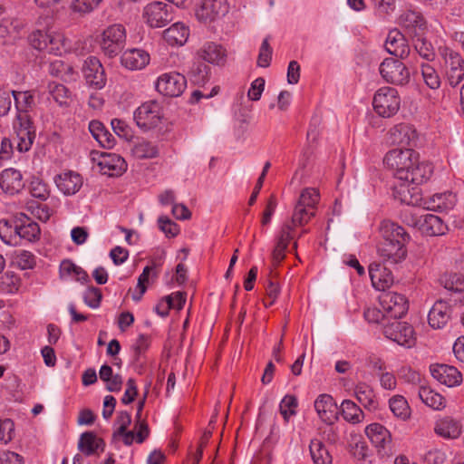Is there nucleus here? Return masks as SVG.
<instances>
[{
    "mask_svg": "<svg viewBox=\"0 0 464 464\" xmlns=\"http://www.w3.org/2000/svg\"><path fill=\"white\" fill-rule=\"evenodd\" d=\"M379 231L382 237L378 246L380 256L392 264L403 260L407 255L406 244L410 241V235L404 227L390 220H383Z\"/></svg>",
    "mask_w": 464,
    "mask_h": 464,
    "instance_id": "1",
    "label": "nucleus"
},
{
    "mask_svg": "<svg viewBox=\"0 0 464 464\" xmlns=\"http://www.w3.org/2000/svg\"><path fill=\"white\" fill-rule=\"evenodd\" d=\"M40 235L39 225L24 213L15 215L10 220H0V237L7 245H17V237L35 242L39 240Z\"/></svg>",
    "mask_w": 464,
    "mask_h": 464,
    "instance_id": "2",
    "label": "nucleus"
},
{
    "mask_svg": "<svg viewBox=\"0 0 464 464\" xmlns=\"http://www.w3.org/2000/svg\"><path fill=\"white\" fill-rule=\"evenodd\" d=\"M418 154L411 149H394L390 150L385 158V165L394 170V176L398 179H408V170L417 160Z\"/></svg>",
    "mask_w": 464,
    "mask_h": 464,
    "instance_id": "3",
    "label": "nucleus"
},
{
    "mask_svg": "<svg viewBox=\"0 0 464 464\" xmlns=\"http://www.w3.org/2000/svg\"><path fill=\"white\" fill-rule=\"evenodd\" d=\"M374 111L383 118L395 115L401 106L398 91L392 87H382L377 91L373 97Z\"/></svg>",
    "mask_w": 464,
    "mask_h": 464,
    "instance_id": "4",
    "label": "nucleus"
},
{
    "mask_svg": "<svg viewBox=\"0 0 464 464\" xmlns=\"http://www.w3.org/2000/svg\"><path fill=\"white\" fill-rule=\"evenodd\" d=\"M125 42V28L121 24H112L103 31L101 48L105 55L115 57L124 48Z\"/></svg>",
    "mask_w": 464,
    "mask_h": 464,
    "instance_id": "5",
    "label": "nucleus"
},
{
    "mask_svg": "<svg viewBox=\"0 0 464 464\" xmlns=\"http://www.w3.org/2000/svg\"><path fill=\"white\" fill-rule=\"evenodd\" d=\"M172 5L156 1L145 6L143 17L150 27L160 28L167 25L174 18Z\"/></svg>",
    "mask_w": 464,
    "mask_h": 464,
    "instance_id": "6",
    "label": "nucleus"
},
{
    "mask_svg": "<svg viewBox=\"0 0 464 464\" xmlns=\"http://www.w3.org/2000/svg\"><path fill=\"white\" fill-rule=\"evenodd\" d=\"M411 220L406 218L409 225L417 227L421 234L428 237H436L445 234L447 226L443 220L433 214L417 215L411 214Z\"/></svg>",
    "mask_w": 464,
    "mask_h": 464,
    "instance_id": "7",
    "label": "nucleus"
},
{
    "mask_svg": "<svg viewBox=\"0 0 464 464\" xmlns=\"http://www.w3.org/2000/svg\"><path fill=\"white\" fill-rule=\"evenodd\" d=\"M161 107L155 101L142 103L134 111V120L137 125L143 130L156 128L161 122Z\"/></svg>",
    "mask_w": 464,
    "mask_h": 464,
    "instance_id": "8",
    "label": "nucleus"
},
{
    "mask_svg": "<svg viewBox=\"0 0 464 464\" xmlns=\"http://www.w3.org/2000/svg\"><path fill=\"white\" fill-rule=\"evenodd\" d=\"M16 135V149L20 152L28 151L34 140L35 131L27 113H18L14 123Z\"/></svg>",
    "mask_w": 464,
    "mask_h": 464,
    "instance_id": "9",
    "label": "nucleus"
},
{
    "mask_svg": "<svg viewBox=\"0 0 464 464\" xmlns=\"http://www.w3.org/2000/svg\"><path fill=\"white\" fill-rule=\"evenodd\" d=\"M92 160L96 162L100 171L108 176H119L126 170L127 165L123 158L115 153L91 152Z\"/></svg>",
    "mask_w": 464,
    "mask_h": 464,
    "instance_id": "10",
    "label": "nucleus"
},
{
    "mask_svg": "<svg viewBox=\"0 0 464 464\" xmlns=\"http://www.w3.org/2000/svg\"><path fill=\"white\" fill-rule=\"evenodd\" d=\"M380 74L390 83L403 85L410 80V72L406 65L399 60L386 58L381 63Z\"/></svg>",
    "mask_w": 464,
    "mask_h": 464,
    "instance_id": "11",
    "label": "nucleus"
},
{
    "mask_svg": "<svg viewBox=\"0 0 464 464\" xmlns=\"http://www.w3.org/2000/svg\"><path fill=\"white\" fill-rule=\"evenodd\" d=\"M186 87V77L176 72L161 74L156 82V90L168 97H179L183 93Z\"/></svg>",
    "mask_w": 464,
    "mask_h": 464,
    "instance_id": "12",
    "label": "nucleus"
},
{
    "mask_svg": "<svg viewBox=\"0 0 464 464\" xmlns=\"http://www.w3.org/2000/svg\"><path fill=\"white\" fill-rule=\"evenodd\" d=\"M442 55L446 78L455 87L464 79V59L459 53L448 48L443 51Z\"/></svg>",
    "mask_w": 464,
    "mask_h": 464,
    "instance_id": "13",
    "label": "nucleus"
},
{
    "mask_svg": "<svg viewBox=\"0 0 464 464\" xmlns=\"http://www.w3.org/2000/svg\"><path fill=\"white\" fill-rule=\"evenodd\" d=\"M384 335L405 347H411L415 343L414 330L411 325L395 319L392 323L384 324Z\"/></svg>",
    "mask_w": 464,
    "mask_h": 464,
    "instance_id": "14",
    "label": "nucleus"
},
{
    "mask_svg": "<svg viewBox=\"0 0 464 464\" xmlns=\"http://www.w3.org/2000/svg\"><path fill=\"white\" fill-rule=\"evenodd\" d=\"M380 304L387 316L399 319L406 314L409 309L407 298L396 292H384L380 296Z\"/></svg>",
    "mask_w": 464,
    "mask_h": 464,
    "instance_id": "15",
    "label": "nucleus"
},
{
    "mask_svg": "<svg viewBox=\"0 0 464 464\" xmlns=\"http://www.w3.org/2000/svg\"><path fill=\"white\" fill-rule=\"evenodd\" d=\"M82 74L86 83L95 89L101 90L106 84L104 69L98 58L89 56L83 63Z\"/></svg>",
    "mask_w": 464,
    "mask_h": 464,
    "instance_id": "16",
    "label": "nucleus"
},
{
    "mask_svg": "<svg viewBox=\"0 0 464 464\" xmlns=\"http://www.w3.org/2000/svg\"><path fill=\"white\" fill-rule=\"evenodd\" d=\"M0 188L7 195L20 193L24 188L22 173L13 168L4 169L0 173Z\"/></svg>",
    "mask_w": 464,
    "mask_h": 464,
    "instance_id": "17",
    "label": "nucleus"
},
{
    "mask_svg": "<svg viewBox=\"0 0 464 464\" xmlns=\"http://www.w3.org/2000/svg\"><path fill=\"white\" fill-rule=\"evenodd\" d=\"M384 46L390 54L400 59L408 57L411 51L405 36L397 29L389 32Z\"/></svg>",
    "mask_w": 464,
    "mask_h": 464,
    "instance_id": "18",
    "label": "nucleus"
},
{
    "mask_svg": "<svg viewBox=\"0 0 464 464\" xmlns=\"http://www.w3.org/2000/svg\"><path fill=\"white\" fill-rule=\"evenodd\" d=\"M430 372L434 379L448 387L460 384L462 375L454 366L447 364H434L430 366Z\"/></svg>",
    "mask_w": 464,
    "mask_h": 464,
    "instance_id": "19",
    "label": "nucleus"
},
{
    "mask_svg": "<svg viewBox=\"0 0 464 464\" xmlns=\"http://www.w3.org/2000/svg\"><path fill=\"white\" fill-rule=\"evenodd\" d=\"M227 12L226 0H204L196 15L198 20L210 22Z\"/></svg>",
    "mask_w": 464,
    "mask_h": 464,
    "instance_id": "20",
    "label": "nucleus"
},
{
    "mask_svg": "<svg viewBox=\"0 0 464 464\" xmlns=\"http://www.w3.org/2000/svg\"><path fill=\"white\" fill-rule=\"evenodd\" d=\"M293 227L289 222H285L276 237V244L272 252V261L274 266H278L285 257V250L291 239H293Z\"/></svg>",
    "mask_w": 464,
    "mask_h": 464,
    "instance_id": "21",
    "label": "nucleus"
},
{
    "mask_svg": "<svg viewBox=\"0 0 464 464\" xmlns=\"http://www.w3.org/2000/svg\"><path fill=\"white\" fill-rule=\"evenodd\" d=\"M314 409L319 418L327 424H332L337 419L338 407L333 397L321 394L314 401Z\"/></svg>",
    "mask_w": 464,
    "mask_h": 464,
    "instance_id": "22",
    "label": "nucleus"
},
{
    "mask_svg": "<svg viewBox=\"0 0 464 464\" xmlns=\"http://www.w3.org/2000/svg\"><path fill=\"white\" fill-rule=\"evenodd\" d=\"M369 276L372 286L379 291H385L393 282L392 272L379 263H372L369 266Z\"/></svg>",
    "mask_w": 464,
    "mask_h": 464,
    "instance_id": "23",
    "label": "nucleus"
},
{
    "mask_svg": "<svg viewBox=\"0 0 464 464\" xmlns=\"http://www.w3.org/2000/svg\"><path fill=\"white\" fill-rule=\"evenodd\" d=\"M365 433L379 452L385 450L392 442L390 431L380 423H372L367 426Z\"/></svg>",
    "mask_w": 464,
    "mask_h": 464,
    "instance_id": "24",
    "label": "nucleus"
},
{
    "mask_svg": "<svg viewBox=\"0 0 464 464\" xmlns=\"http://www.w3.org/2000/svg\"><path fill=\"white\" fill-rule=\"evenodd\" d=\"M198 55L209 63L221 65L226 62L227 52L222 45L208 42L198 51Z\"/></svg>",
    "mask_w": 464,
    "mask_h": 464,
    "instance_id": "25",
    "label": "nucleus"
},
{
    "mask_svg": "<svg viewBox=\"0 0 464 464\" xmlns=\"http://www.w3.org/2000/svg\"><path fill=\"white\" fill-rule=\"evenodd\" d=\"M416 140V132L407 124L395 125L389 131V140L393 145L410 146Z\"/></svg>",
    "mask_w": 464,
    "mask_h": 464,
    "instance_id": "26",
    "label": "nucleus"
},
{
    "mask_svg": "<svg viewBox=\"0 0 464 464\" xmlns=\"http://www.w3.org/2000/svg\"><path fill=\"white\" fill-rule=\"evenodd\" d=\"M432 172L433 168L431 164L426 162L420 163L418 156L417 160L413 161V166L408 170V179H401V180L408 184L420 185L427 181Z\"/></svg>",
    "mask_w": 464,
    "mask_h": 464,
    "instance_id": "27",
    "label": "nucleus"
},
{
    "mask_svg": "<svg viewBox=\"0 0 464 464\" xmlns=\"http://www.w3.org/2000/svg\"><path fill=\"white\" fill-rule=\"evenodd\" d=\"M450 308L448 304L442 300L437 301L428 314L430 325L434 329L442 328L450 317Z\"/></svg>",
    "mask_w": 464,
    "mask_h": 464,
    "instance_id": "28",
    "label": "nucleus"
},
{
    "mask_svg": "<svg viewBox=\"0 0 464 464\" xmlns=\"http://www.w3.org/2000/svg\"><path fill=\"white\" fill-rule=\"evenodd\" d=\"M150 61V55L140 49H130L125 51L121 57V64L130 70H140L144 68Z\"/></svg>",
    "mask_w": 464,
    "mask_h": 464,
    "instance_id": "29",
    "label": "nucleus"
},
{
    "mask_svg": "<svg viewBox=\"0 0 464 464\" xmlns=\"http://www.w3.org/2000/svg\"><path fill=\"white\" fill-rule=\"evenodd\" d=\"M354 394L358 401L367 410L373 411L378 409V401L373 389L366 382H359L354 387Z\"/></svg>",
    "mask_w": 464,
    "mask_h": 464,
    "instance_id": "30",
    "label": "nucleus"
},
{
    "mask_svg": "<svg viewBox=\"0 0 464 464\" xmlns=\"http://www.w3.org/2000/svg\"><path fill=\"white\" fill-rule=\"evenodd\" d=\"M57 187L65 195H73L82 185V179L78 173L72 171L63 173L56 180Z\"/></svg>",
    "mask_w": 464,
    "mask_h": 464,
    "instance_id": "31",
    "label": "nucleus"
},
{
    "mask_svg": "<svg viewBox=\"0 0 464 464\" xmlns=\"http://www.w3.org/2000/svg\"><path fill=\"white\" fill-rule=\"evenodd\" d=\"M188 35V28L181 23H175L163 32L164 40L170 45H183Z\"/></svg>",
    "mask_w": 464,
    "mask_h": 464,
    "instance_id": "32",
    "label": "nucleus"
},
{
    "mask_svg": "<svg viewBox=\"0 0 464 464\" xmlns=\"http://www.w3.org/2000/svg\"><path fill=\"white\" fill-rule=\"evenodd\" d=\"M401 24L413 36L423 34L426 29V22L419 13L413 11L406 12L401 15Z\"/></svg>",
    "mask_w": 464,
    "mask_h": 464,
    "instance_id": "33",
    "label": "nucleus"
},
{
    "mask_svg": "<svg viewBox=\"0 0 464 464\" xmlns=\"http://www.w3.org/2000/svg\"><path fill=\"white\" fill-rule=\"evenodd\" d=\"M89 130L99 144L106 149H111L115 144L114 136L99 121H92L89 124Z\"/></svg>",
    "mask_w": 464,
    "mask_h": 464,
    "instance_id": "34",
    "label": "nucleus"
},
{
    "mask_svg": "<svg viewBox=\"0 0 464 464\" xmlns=\"http://www.w3.org/2000/svg\"><path fill=\"white\" fill-rule=\"evenodd\" d=\"M456 203L455 196L451 192L437 193L426 200L428 208L431 210L446 211L453 208Z\"/></svg>",
    "mask_w": 464,
    "mask_h": 464,
    "instance_id": "35",
    "label": "nucleus"
},
{
    "mask_svg": "<svg viewBox=\"0 0 464 464\" xmlns=\"http://www.w3.org/2000/svg\"><path fill=\"white\" fill-rule=\"evenodd\" d=\"M440 284L447 290L460 294L459 299L454 300L460 304H464V276L458 274H445L440 278Z\"/></svg>",
    "mask_w": 464,
    "mask_h": 464,
    "instance_id": "36",
    "label": "nucleus"
},
{
    "mask_svg": "<svg viewBox=\"0 0 464 464\" xmlns=\"http://www.w3.org/2000/svg\"><path fill=\"white\" fill-rule=\"evenodd\" d=\"M104 441L96 437L92 431L83 432L78 442V449L86 456H91L95 453L98 449H104Z\"/></svg>",
    "mask_w": 464,
    "mask_h": 464,
    "instance_id": "37",
    "label": "nucleus"
},
{
    "mask_svg": "<svg viewBox=\"0 0 464 464\" xmlns=\"http://www.w3.org/2000/svg\"><path fill=\"white\" fill-rule=\"evenodd\" d=\"M435 432L446 439H457L461 434V428L453 419L444 418L436 423Z\"/></svg>",
    "mask_w": 464,
    "mask_h": 464,
    "instance_id": "38",
    "label": "nucleus"
},
{
    "mask_svg": "<svg viewBox=\"0 0 464 464\" xmlns=\"http://www.w3.org/2000/svg\"><path fill=\"white\" fill-rule=\"evenodd\" d=\"M29 41L31 45L37 50H44L47 48L48 44L54 45L52 49H58L57 44L62 41V36L51 35L38 30L31 34Z\"/></svg>",
    "mask_w": 464,
    "mask_h": 464,
    "instance_id": "39",
    "label": "nucleus"
},
{
    "mask_svg": "<svg viewBox=\"0 0 464 464\" xmlns=\"http://www.w3.org/2000/svg\"><path fill=\"white\" fill-rule=\"evenodd\" d=\"M309 449L314 464H330L332 462V457L321 440H312Z\"/></svg>",
    "mask_w": 464,
    "mask_h": 464,
    "instance_id": "40",
    "label": "nucleus"
},
{
    "mask_svg": "<svg viewBox=\"0 0 464 464\" xmlns=\"http://www.w3.org/2000/svg\"><path fill=\"white\" fill-rule=\"evenodd\" d=\"M419 396L427 406L434 410H440L445 407L444 397L428 387H420Z\"/></svg>",
    "mask_w": 464,
    "mask_h": 464,
    "instance_id": "41",
    "label": "nucleus"
},
{
    "mask_svg": "<svg viewBox=\"0 0 464 464\" xmlns=\"http://www.w3.org/2000/svg\"><path fill=\"white\" fill-rule=\"evenodd\" d=\"M48 92L60 106H68L71 100L70 90L62 83L50 82L48 84Z\"/></svg>",
    "mask_w": 464,
    "mask_h": 464,
    "instance_id": "42",
    "label": "nucleus"
},
{
    "mask_svg": "<svg viewBox=\"0 0 464 464\" xmlns=\"http://www.w3.org/2000/svg\"><path fill=\"white\" fill-rule=\"evenodd\" d=\"M314 215L315 211H314V208H305L301 205L295 204L291 219L286 222L290 223L294 230L295 227H303L307 224Z\"/></svg>",
    "mask_w": 464,
    "mask_h": 464,
    "instance_id": "43",
    "label": "nucleus"
},
{
    "mask_svg": "<svg viewBox=\"0 0 464 464\" xmlns=\"http://www.w3.org/2000/svg\"><path fill=\"white\" fill-rule=\"evenodd\" d=\"M341 411L343 419L352 423H359L364 417L363 411L350 400L342 402Z\"/></svg>",
    "mask_w": 464,
    "mask_h": 464,
    "instance_id": "44",
    "label": "nucleus"
},
{
    "mask_svg": "<svg viewBox=\"0 0 464 464\" xmlns=\"http://www.w3.org/2000/svg\"><path fill=\"white\" fill-rule=\"evenodd\" d=\"M131 152L138 159H153L158 157L159 149L150 141L142 140L133 146Z\"/></svg>",
    "mask_w": 464,
    "mask_h": 464,
    "instance_id": "45",
    "label": "nucleus"
},
{
    "mask_svg": "<svg viewBox=\"0 0 464 464\" xmlns=\"http://www.w3.org/2000/svg\"><path fill=\"white\" fill-rule=\"evenodd\" d=\"M389 405L392 412L397 418L403 420H407L411 416V410L407 401L401 395L393 396L389 401Z\"/></svg>",
    "mask_w": 464,
    "mask_h": 464,
    "instance_id": "46",
    "label": "nucleus"
},
{
    "mask_svg": "<svg viewBox=\"0 0 464 464\" xmlns=\"http://www.w3.org/2000/svg\"><path fill=\"white\" fill-rule=\"evenodd\" d=\"M209 66L205 63H194L189 72L190 80L194 84L204 85L209 79Z\"/></svg>",
    "mask_w": 464,
    "mask_h": 464,
    "instance_id": "47",
    "label": "nucleus"
},
{
    "mask_svg": "<svg viewBox=\"0 0 464 464\" xmlns=\"http://www.w3.org/2000/svg\"><path fill=\"white\" fill-rule=\"evenodd\" d=\"M319 198V192L315 188H307L301 192L296 204L301 205L305 208H314V211H315Z\"/></svg>",
    "mask_w": 464,
    "mask_h": 464,
    "instance_id": "48",
    "label": "nucleus"
},
{
    "mask_svg": "<svg viewBox=\"0 0 464 464\" xmlns=\"http://www.w3.org/2000/svg\"><path fill=\"white\" fill-rule=\"evenodd\" d=\"M421 74L427 86L433 90L440 88L441 81L437 71L432 66L428 63H422Z\"/></svg>",
    "mask_w": 464,
    "mask_h": 464,
    "instance_id": "49",
    "label": "nucleus"
},
{
    "mask_svg": "<svg viewBox=\"0 0 464 464\" xmlns=\"http://www.w3.org/2000/svg\"><path fill=\"white\" fill-rule=\"evenodd\" d=\"M11 93L14 99L15 106L19 113H26L27 110L31 108L34 103V96L29 92L12 91Z\"/></svg>",
    "mask_w": 464,
    "mask_h": 464,
    "instance_id": "50",
    "label": "nucleus"
},
{
    "mask_svg": "<svg viewBox=\"0 0 464 464\" xmlns=\"http://www.w3.org/2000/svg\"><path fill=\"white\" fill-rule=\"evenodd\" d=\"M414 37L416 38L414 40V48L416 52L420 54V56L427 61L433 60L435 53L431 44L427 42L422 37V34Z\"/></svg>",
    "mask_w": 464,
    "mask_h": 464,
    "instance_id": "51",
    "label": "nucleus"
},
{
    "mask_svg": "<svg viewBox=\"0 0 464 464\" xmlns=\"http://www.w3.org/2000/svg\"><path fill=\"white\" fill-rule=\"evenodd\" d=\"M29 191L34 198L41 200L47 199L50 194L47 185L42 179L35 177L30 182Z\"/></svg>",
    "mask_w": 464,
    "mask_h": 464,
    "instance_id": "52",
    "label": "nucleus"
},
{
    "mask_svg": "<svg viewBox=\"0 0 464 464\" xmlns=\"http://www.w3.org/2000/svg\"><path fill=\"white\" fill-rule=\"evenodd\" d=\"M14 263L22 270H26L34 268L36 261L35 256L31 252L21 250L15 253Z\"/></svg>",
    "mask_w": 464,
    "mask_h": 464,
    "instance_id": "53",
    "label": "nucleus"
},
{
    "mask_svg": "<svg viewBox=\"0 0 464 464\" xmlns=\"http://www.w3.org/2000/svg\"><path fill=\"white\" fill-rule=\"evenodd\" d=\"M297 407V400L294 395H286L282 400L279 410L285 421L289 420L292 415L295 414V408Z\"/></svg>",
    "mask_w": 464,
    "mask_h": 464,
    "instance_id": "54",
    "label": "nucleus"
},
{
    "mask_svg": "<svg viewBox=\"0 0 464 464\" xmlns=\"http://www.w3.org/2000/svg\"><path fill=\"white\" fill-rule=\"evenodd\" d=\"M155 267H156L155 265H153L152 266H145L142 273L140 275V276L138 278V284H137V288L139 289V293L134 294L132 295V299L134 301H140L141 299L142 295H144V293L146 292L147 284L149 283L150 274Z\"/></svg>",
    "mask_w": 464,
    "mask_h": 464,
    "instance_id": "55",
    "label": "nucleus"
},
{
    "mask_svg": "<svg viewBox=\"0 0 464 464\" xmlns=\"http://www.w3.org/2000/svg\"><path fill=\"white\" fill-rule=\"evenodd\" d=\"M101 2L102 0H74L70 7L75 13L87 14L97 7Z\"/></svg>",
    "mask_w": 464,
    "mask_h": 464,
    "instance_id": "56",
    "label": "nucleus"
},
{
    "mask_svg": "<svg viewBox=\"0 0 464 464\" xmlns=\"http://www.w3.org/2000/svg\"><path fill=\"white\" fill-rule=\"evenodd\" d=\"M160 229L168 237H174L179 232V226L171 221L168 217L161 216L158 219Z\"/></svg>",
    "mask_w": 464,
    "mask_h": 464,
    "instance_id": "57",
    "label": "nucleus"
},
{
    "mask_svg": "<svg viewBox=\"0 0 464 464\" xmlns=\"http://www.w3.org/2000/svg\"><path fill=\"white\" fill-rule=\"evenodd\" d=\"M102 297L101 290L94 286L88 287L83 295L84 303L91 308L99 307Z\"/></svg>",
    "mask_w": 464,
    "mask_h": 464,
    "instance_id": "58",
    "label": "nucleus"
},
{
    "mask_svg": "<svg viewBox=\"0 0 464 464\" xmlns=\"http://www.w3.org/2000/svg\"><path fill=\"white\" fill-rule=\"evenodd\" d=\"M272 59V48L269 45L268 40L266 38L260 47L257 58V65L259 67L266 68L270 65Z\"/></svg>",
    "mask_w": 464,
    "mask_h": 464,
    "instance_id": "59",
    "label": "nucleus"
},
{
    "mask_svg": "<svg viewBox=\"0 0 464 464\" xmlns=\"http://www.w3.org/2000/svg\"><path fill=\"white\" fill-rule=\"evenodd\" d=\"M14 424L10 419L0 420V441L7 444L13 439Z\"/></svg>",
    "mask_w": 464,
    "mask_h": 464,
    "instance_id": "60",
    "label": "nucleus"
},
{
    "mask_svg": "<svg viewBox=\"0 0 464 464\" xmlns=\"http://www.w3.org/2000/svg\"><path fill=\"white\" fill-rule=\"evenodd\" d=\"M265 88V79L259 77L256 79L247 92V96L251 101H258L261 98Z\"/></svg>",
    "mask_w": 464,
    "mask_h": 464,
    "instance_id": "61",
    "label": "nucleus"
},
{
    "mask_svg": "<svg viewBox=\"0 0 464 464\" xmlns=\"http://www.w3.org/2000/svg\"><path fill=\"white\" fill-rule=\"evenodd\" d=\"M137 394H138V390H137V386H136V382L134 381V379L130 378L127 381V389L121 398V402L123 404L131 403L135 400Z\"/></svg>",
    "mask_w": 464,
    "mask_h": 464,
    "instance_id": "62",
    "label": "nucleus"
},
{
    "mask_svg": "<svg viewBox=\"0 0 464 464\" xmlns=\"http://www.w3.org/2000/svg\"><path fill=\"white\" fill-rule=\"evenodd\" d=\"M173 307L172 295L165 296L155 307V312L161 317H166Z\"/></svg>",
    "mask_w": 464,
    "mask_h": 464,
    "instance_id": "63",
    "label": "nucleus"
},
{
    "mask_svg": "<svg viewBox=\"0 0 464 464\" xmlns=\"http://www.w3.org/2000/svg\"><path fill=\"white\" fill-rule=\"evenodd\" d=\"M110 256L112 259L113 263L118 266L124 263L128 256L129 252L127 249L121 246H115L111 250Z\"/></svg>",
    "mask_w": 464,
    "mask_h": 464,
    "instance_id": "64",
    "label": "nucleus"
}]
</instances>
